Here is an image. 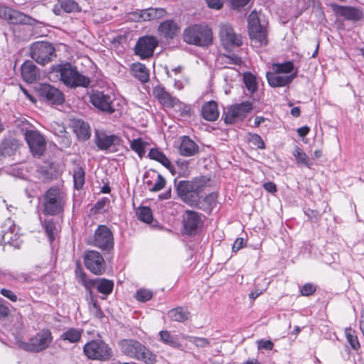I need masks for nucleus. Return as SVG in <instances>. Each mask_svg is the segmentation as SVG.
I'll use <instances>...</instances> for the list:
<instances>
[{"instance_id":"f257e3e1","label":"nucleus","mask_w":364,"mask_h":364,"mask_svg":"<svg viewBox=\"0 0 364 364\" xmlns=\"http://www.w3.org/2000/svg\"><path fill=\"white\" fill-rule=\"evenodd\" d=\"M209 181L205 176L195 178L193 181H175L177 196L187 205L196 206L198 200V193Z\"/></svg>"},{"instance_id":"f03ea898","label":"nucleus","mask_w":364,"mask_h":364,"mask_svg":"<svg viewBox=\"0 0 364 364\" xmlns=\"http://www.w3.org/2000/svg\"><path fill=\"white\" fill-rule=\"evenodd\" d=\"M55 70L59 73L60 81L68 87H87L90 84V77L80 73L70 63L57 65Z\"/></svg>"},{"instance_id":"7ed1b4c3","label":"nucleus","mask_w":364,"mask_h":364,"mask_svg":"<svg viewBox=\"0 0 364 364\" xmlns=\"http://www.w3.org/2000/svg\"><path fill=\"white\" fill-rule=\"evenodd\" d=\"M184 42L200 47H208L213 43V31L207 25L194 24L184 29Z\"/></svg>"},{"instance_id":"20e7f679","label":"nucleus","mask_w":364,"mask_h":364,"mask_svg":"<svg viewBox=\"0 0 364 364\" xmlns=\"http://www.w3.org/2000/svg\"><path fill=\"white\" fill-rule=\"evenodd\" d=\"M119 344L122 351L132 358L146 364H154L156 361V355L136 340L124 339Z\"/></svg>"},{"instance_id":"39448f33","label":"nucleus","mask_w":364,"mask_h":364,"mask_svg":"<svg viewBox=\"0 0 364 364\" xmlns=\"http://www.w3.org/2000/svg\"><path fill=\"white\" fill-rule=\"evenodd\" d=\"M65 204L63 193L57 187H51L43 196V213L45 215H57L63 212Z\"/></svg>"},{"instance_id":"423d86ee","label":"nucleus","mask_w":364,"mask_h":364,"mask_svg":"<svg viewBox=\"0 0 364 364\" xmlns=\"http://www.w3.org/2000/svg\"><path fill=\"white\" fill-rule=\"evenodd\" d=\"M247 23L250 38L255 42V46H266L268 41L267 31L264 21L262 23L257 12L252 11L248 16Z\"/></svg>"},{"instance_id":"0eeeda50","label":"nucleus","mask_w":364,"mask_h":364,"mask_svg":"<svg viewBox=\"0 0 364 364\" xmlns=\"http://www.w3.org/2000/svg\"><path fill=\"white\" fill-rule=\"evenodd\" d=\"M83 351L91 360L107 361L112 357V351L109 345L98 339L87 342L83 347Z\"/></svg>"},{"instance_id":"6e6552de","label":"nucleus","mask_w":364,"mask_h":364,"mask_svg":"<svg viewBox=\"0 0 364 364\" xmlns=\"http://www.w3.org/2000/svg\"><path fill=\"white\" fill-rule=\"evenodd\" d=\"M52 341L53 336L50 331L43 329L31 338L28 342L21 343L20 346L26 351L38 353L48 348Z\"/></svg>"},{"instance_id":"1a4fd4ad","label":"nucleus","mask_w":364,"mask_h":364,"mask_svg":"<svg viewBox=\"0 0 364 364\" xmlns=\"http://www.w3.org/2000/svg\"><path fill=\"white\" fill-rule=\"evenodd\" d=\"M90 244L107 252L113 250L114 235L110 228L105 225H98Z\"/></svg>"},{"instance_id":"9d476101","label":"nucleus","mask_w":364,"mask_h":364,"mask_svg":"<svg viewBox=\"0 0 364 364\" xmlns=\"http://www.w3.org/2000/svg\"><path fill=\"white\" fill-rule=\"evenodd\" d=\"M55 52V48L48 42H36L31 47V58L43 65L51 61Z\"/></svg>"},{"instance_id":"9b49d317","label":"nucleus","mask_w":364,"mask_h":364,"mask_svg":"<svg viewBox=\"0 0 364 364\" xmlns=\"http://www.w3.org/2000/svg\"><path fill=\"white\" fill-rule=\"evenodd\" d=\"M25 139L33 156L40 158L46 150V141L43 134L37 130H26Z\"/></svg>"},{"instance_id":"f8f14e48","label":"nucleus","mask_w":364,"mask_h":364,"mask_svg":"<svg viewBox=\"0 0 364 364\" xmlns=\"http://www.w3.org/2000/svg\"><path fill=\"white\" fill-rule=\"evenodd\" d=\"M252 109V103L248 101L231 106L223 113L224 121L225 124H232L245 118Z\"/></svg>"},{"instance_id":"ddd939ff","label":"nucleus","mask_w":364,"mask_h":364,"mask_svg":"<svg viewBox=\"0 0 364 364\" xmlns=\"http://www.w3.org/2000/svg\"><path fill=\"white\" fill-rule=\"evenodd\" d=\"M38 95L51 105H60L65 101L63 93L54 86L42 83L36 87Z\"/></svg>"},{"instance_id":"4468645a","label":"nucleus","mask_w":364,"mask_h":364,"mask_svg":"<svg viewBox=\"0 0 364 364\" xmlns=\"http://www.w3.org/2000/svg\"><path fill=\"white\" fill-rule=\"evenodd\" d=\"M90 101L98 110L107 114H113L116 109L114 105V98L109 94L102 91H94L90 95Z\"/></svg>"},{"instance_id":"2eb2a0df","label":"nucleus","mask_w":364,"mask_h":364,"mask_svg":"<svg viewBox=\"0 0 364 364\" xmlns=\"http://www.w3.org/2000/svg\"><path fill=\"white\" fill-rule=\"evenodd\" d=\"M159 41L153 36H144L140 37L134 47V53L139 55L141 59H146L154 55L155 48Z\"/></svg>"},{"instance_id":"dca6fc26","label":"nucleus","mask_w":364,"mask_h":364,"mask_svg":"<svg viewBox=\"0 0 364 364\" xmlns=\"http://www.w3.org/2000/svg\"><path fill=\"white\" fill-rule=\"evenodd\" d=\"M84 263L87 269L96 275H101L105 271V262L102 255L96 250L86 252Z\"/></svg>"},{"instance_id":"f3484780","label":"nucleus","mask_w":364,"mask_h":364,"mask_svg":"<svg viewBox=\"0 0 364 364\" xmlns=\"http://www.w3.org/2000/svg\"><path fill=\"white\" fill-rule=\"evenodd\" d=\"M219 36L222 44L226 48L239 47L242 44L241 36L236 33L228 23L220 25Z\"/></svg>"},{"instance_id":"a211bd4d","label":"nucleus","mask_w":364,"mask_h":364,"mask_svg":"<svg viewBox=\"0 0 364 364\" xmlns=\"http://www.w3.org/2000/svg\"><path fill=\"white\" fill-rule=\"evenodd\" d=\"M167 14L163 8H149L143 10H136L129 14V18L133 21L158 20Z\"/></svg>"},{"instance_id":"6ab92c4d","label":"nucleus","mask_w":364,"mask_h":364,"mask_svg":"<svg viewBox=\"0 0 364 364\" xmlns=\"http://www.w3.org/2000/svg\"><path fill=\"white\" fill-rule=\"evenodd\" d=\"M202 223L200 214L191 210L185 211L182 220L185 234L188 235H195Z\"/></svg>"},{"instance_id":"aec40b11","label":"nucleus","mask_w":364,"mask_h":364,"mask_svg":"<svg viewBox=\"0 0 364 364\" xmlns=\"http://www.w3.org/2000/svg\"><path fill=\"white\" fill-rule=\"evenodd\" d=\"M121 139L115 134L108 135L105 132L95 130V144L101 151H107L113 146L119 145Z\"/></svg>"},{"instance_id":"412c9836","label":"nucleus","mask_w":364,"mask_h":364,"mask_svg":"<svg viewBox=\"0 0 364 364\" xmlns=\"http://www.w3.org/2000/svg\"><path fill=\"white\" fill-rule=\"evenodd\" d=\"M297 76V71L290 75H282L275 71L267 72L266 77L272 87H280L289 85Z\"/></svg>"},{"instance_id":"4be33fe9","label":"nucleus","mask_w":364,"mask_h":364,"mask_svg":"<svg viewBox=\"0 0 364 364\" xmlns=\"http://www.w3.org/2000/svg\"><path fill=\"white\" fill-rule=\"evenodd\" d=\"M158 33L159 36L164 38L171 40L178 35L180 33V27L175 21L166 20L159 24Z\"/></svg>"},{"instance_id":"5701e85b","label":"nucleus","mask_w":364,"mask_h":364,"mask_svg":"<svg viewBox=\"0 0 364 364\" xmlns=\"http://www.w3.org/2000/svg\"><path fill=\"white\" fill-rule=\"evenodd\" d=\"M153 95L164 107L173 108L176 103H178V98L173 97L164 87H155L153 89Z\"/></svg>"},{"instance_id":"b1692460","label":"nucleus","mask_w":364,"mask_h":364,"mask_svg":"<svg viewBox=\"0 0 364 364\" xmlns=\"http://www.w3.org/2000/svg\"><path fill=\"white\" fill-rule=\"evenodd\" d=\"M21 76L27 83H33L40 78L41 73L33 61L26 60L21 65Z\"/></svg>"},{"instance_id":"393cba45","label":"nucleus","mask_w":364,"mask_h":364,"mask_svg":"<svg viewBox=\"0 0 364 364\" xmlns=\"http://www.w3.org/2000/svg\"><path fill=\"white\" fill-rule=\"evenodd\" d=\"M19 146L18 139L13 137L4 139L0 142V156L6 158L14 155Z\"/></svg>"},{"instance_id":"a878e982","label":"nucleus","mask_w":364,"mask_h":364,"mask_svg":"<svg viewBox=\"0 0 364 364\" xmlns=\"http://www.w3.org/2000/svg\"><path fill=\"white\" fill-rule=\"evenodd\" d=\"M73 129L79 141H87L91 136L90 125L82 119L75 120L73 122Z\"/></svg>"},{"instance_id":"bb28decb","label":"nucleus","mask_w":364,"mask_h":364,"mask_svg":"<svg viewBox=\"0 0 364 364\" xmlns=\"http://www.w3.org/2000/svg\"><path fill=\"white\" fill-rule=\"evenodd\" d=\"M181 155L185 156H192L198 153V146L190 139L188 136L181 137V144L178 148Z\"/></svg>"},{"instance_id":"cd10ccee","label":"nucleus","mask_w":364,"mask_h":364,"mask_svg":"<svg viewBox=\"0 0 364 364\" xmlns=\"http://www.w3.org/2000/svg\"><path fill=\"white\" fill-rule=\"evenodd\" d=\"M181 334L176 335L172 334L170 331L164 330L161 331L159 333V341L163 343L176 349H181L182 344L180 341V338H181Z\"/></svg>"},{"instance_id":"c85d7f7f","label":"nucleus","mask_w":364,"mask_h":364,"mask_svg":"<svg viewBox=\"0 0 364 364\" xmlns=\"http://www.w3.org/2000/svg\"><path fill=\"white\" fill-rule=\"evenodd\" d=\"M202 117L207 121H215L219 117L218 104L215 101H209L202 106Z\"/></svg>"},{"instance_id":"c756f323","label":"nucleus","mask_w":364,"mask_h":364,"mask_svg":"<svg viewBox=\"0 0 364 364\" xmlns=\"http://www.w3.org/2000/svg\"><path fill=\"white\" fill-rule=\"evenodd\" d=\"M337 14L347 20L357 21L363 17V12L355 7L340 6L337 10Z\"/></svg>"},{"instance_id":"7c9ffc66","label":"nucleus","mask_w":364,"mask_h":364,"mask_svg":"<svg viewBox=\"0 0 364 364\" xmlns=\"http://www.w3.org/2000/svg\"><path fill=\"white\" fill-rule=\"evenodd\" d=\"M149 157L159 162L161 165L166 167L172 174L175 173V169L173 164L166 155L159 151L158 149H151L148 154Z\"/></svg>"},{"instance_id":"2f4dec72","label":"nucleus","mask_w":364,"mask_h":364,"mask_svg":"<svg viewBox=\"0 0 364 364\" xmlns=\"http://www.w3.org/2000/svg\"><path fill=\"white\" fill-rule=\"evenodd\" d=\"M167 316L173 321L183 323L189 319L191 313L187 308L178 306L169 310Z\"/></svg>"},{"instance_id":"473e14b6","label":"nucleus","mask_w":364,"mask_h":364,"mask_svg":"<svg viewBox=\"0 0 364 364\" xmlns=\"http://www.w3.org/2000/svg\"><path fill=\"white\" fill-rule=\"evenodd\" d=\"M95 287L99 293L106 296L112 292L114 288V282L105 278H97L93 279L92 288Z\"/></svg>"},{"instance_id":"72a5a7b5","label":"nucleus","mask_w":364,"mask_h":364,"mask_svg":"<svg viewBox=\"0 0 364 364\" xmlns=\"http://www.w3.org/2000/svg\"><path fill=\"white\" fill-rule=\"evenodd\" d=\"M131 70L133 75L140 82L144 83L149 80V71L144 64L134 63L131 65Z\"/></svg>"},{"instance_id":"f704fd0d","label":"nucleus","mask_w":364,"mask_h":364,"mask_svg":"<svg viewBox=\"0 0 364 364\" xmlns=\"http://www.w3.org/2000/svg\"><path fill=\"white\" fill-rule=\"evenodd\" d=\"M33 18L22 12L11 9L7 21L11 24H31Z\"/></svg>"},{"instance_id":"c9c22d12","label":"nucleus","mask_w":364,"mask_h":364,"mask_svg":"<svg viewBox=\"0 0 364 364\" xmlns=\"http://www.w3.org/2000/svg\"><path fill=\"white\" fill-rule=\"evenodd\" d=\"M43 227L46 235L48 236L50 244H52L58 234V225L53 219H47L43 221Z\"/></svg>"},{"instance_id":"e433bc0d","label":"nucleus","mask_w":364,"mask_h":364,"mask_svg":"<svg viewBox=\"0 0 364 364\" xmlns=\"http://www.w3.org/2000/svg\"><path fill=\"white\" fill-rule=\"evenodd\" d=\"M85 172L83 168L80 165H77L73 169V174L74 188L76 190L82 188L85 184Z\"/></svg>"},{"instance_id":"4c0bfd02","label":"nucleus","mask_w":364,"mask_h":364,"mask_svg":"<svg viewBox=\"0 0 364 364\" xmlns=\"http://www.w3.org/2000/svg\"><path fill=\"white\" fill-rule=\"evenodd\" d=\"M82 332V329L70 328L61 335L60 338L70 343H77L80 340Z\"/></svg>"},{"instance_id":"58836bf2","label":"nucleus","mask_w":364,"mask_h":364,"mask_svg":"<svg viewBox=\"0 0 364 364\" xmlns=\"http://www.w3.org/2000/svg\"><path fill=\"white\" fill-rule=\"evenodd\" d=\"M293 155L295 157L296 163L299 165L304 166L309 168H311L313 166V162L311 161L309 157L304 153L299 147L296 146L293 152Z\"/></svg>"},{"instance_id":"ea45409f","label":"nucleus","mask_w":364,"mask_h":364,"mask_svg":"<svg viewBox=\"0 0 364 364\" xmlns=\"http://www.w3.org/2000/svg\"><path fill=\"white\" fill-rule=\"evenodd\" d=\"M136 215L138 219L147 224H150L153 222V213L152 210L149 207L140 206L139 207Z\"/></svg>"},{"instance_id":"a19ab883","label":"nucleus","mask_w":364,"mask_h":364,"mask_svg":"<svg viewBox=\"0 0 364 364\" xmlns=\"http://www.w3.org/2000/svg\"><path fill=\"white\" fill-rule=\"evenodd\" d=\"M272 70L282 75H290L293 73L294 65L291 61H287L284 63L273 64Z\"/></svg>"},{"instance_id":"79ce46f5","label":"nucleus","mask_w":364,"mask_h":364,"mask_svg":"<svg viewBox=\"0 0 364 364\" xmlns=\"http://www.w3.org/2000/svg\"><path fill=\"white\" fill-rule=\"evenodd\" d=\"M243 81L247 90L250 93H254L257 90V82L256 76L251 73H245L243 75Z\"/></svg>"},{"instance_id":"37998d69","label":"nucleus","mask_w":364,"mask_h":364,"mask_svg":"<svg viewBox=\"0 0 364 364\" xmlns=\"http://www.w3.org/2000/svg\"><path fill=\"white\" fill-rule=\"evenodd\" d=\"M60 8L66 13L80 11L78 4L74 0H58Z\"/></svg>"},{"instance_id":"c03bdc74","label":"nucleus","mask_w":364,"mask_h":364,"mask_svg":"<svg viewBox=\"0 0 364 364\" xmlns=\"http://www.w3.org/2000/svg\"><path fill=\"white\" fill-rule=\"evenodd\" d=\"M181 338L187 340L188 342L194 344L198 348H205L210 345L209 340L205 338L181 334Z\"/></svg>"},{"instance_id":"a18cd8bd","label":"nucleus","mask_w":364,"mask_h":364,"mask_svg":"<svg viewBox=\"0 0 364 364\" xmlns=\"http://www.w3.org/2000/svg\"><path fill=\"white\" fill-rule=\"evenodd\" d=\"M75 275L79 283H81L86 289L90 290L93 284V279L87 278L86 274L80 268L77 267Z\"/></svg>"},{"instance_id":"49530a36","label":"nucleus","mask_w":364,"mask_h":364,"mask_svg":"<svg viewBox=\"0 0 364 364\" xmlns=\"http://www.w3.org/2000/svg\"><path fill=\"white\" fill-rule=\"evenodd\" d=\"M146 144L141 138H138L131 141L130 147L141 158L145 154V146Z\"/></svg>"},{"instance_id":"de8ad7c7","label":"nucleus","mask_w":364,"mask_h":364,"mask_svg":"<svg viewBox=\"0 0 364 364\" xmlns=\"http://www.w3.org/2000/svg\"><path fill=\"white\" fill-rule=\"evenodd\" d=\"M176 111L179 112V116L184 119H189L191 117V108L188 105L181 102L178 99V103H176Z\"/></svg>"},{"instance_id":"09e8293b","label":"nucleus","mask_w":364,"mask_h":364,"mask_svg":"<svg viewBox=\"0 0 364 364\" xmlns=\"http://www.w3.org/2000/svg\"><path fill=\"white\" fill-rule=\"evenodd\" d=\"M110 203V200L107 197H104L98 200L92 208L94 213H100L106 212L107 208Z\"/></svg>"},{"instance_id":"8fccbe9b","label":"nucleus","mask_w":364,"mask_h":364,"mask_svg":"<svg viewBox=\"0 0 364 364\" xmlns=\"http://www.w3.org/2000/svg\"><path fill=\"white\" fill-rule=\"evenodd\" d=\"M345 333L348 342L350 343L351 348L355 350H358L360 348V345L358 340V337L352 333V329L350 328H346Z\"/></svg>"},{"instance_id":"3c124183","label":"nucleus","mask_w":364,"mask_h":364,"mask_svg":"<svg viewBox=\"0 0 364 364\" xmlns=\"http://www.w3.org/2000/svg\"><path fill=\"white\" fill-rule=\"evenodd\" d=\"M153 297V293L151 291L146 289H140L136 291L135 294V298L139 301L146 302L149 301Z\"/></svg>"},{"instance_id":"603ef678","label":"nucleus","mask_w":364,"mask_h":364,"mask_svg":"<svg viewBox=\"0 0 364 364\" xmlns=\"http://www.w3.org/2000/svg\"><path fill=\"white\" fill-rule=\"evenodd\" d=\"M37 172L38 178L43 181H50L54 176L53 172L47 166L39 167Z\"/></svg>"},{"instance_id":"864d4df0","label":"nucleus","mask_w":364,"mask_h":364,"mask_svg":"<svg viewBox=\"0 0 364 364\" xmlns=\"http://www.w3.org/2000/svg\"><path fill=\"white\" fill-rule=\"evenodd\" d=\"M203 200L206 205V209L210 211L217 205L218 193L215 192L210 193L205 197Z\"/></svg>"},{"instance_id":"5fc2aeb1","label":"nucleus","mask_w":364,"mask_h":364,"mask_svg":"<svg viewBox=\"0 0 364 364\" xmlns=\"http://www.w3.org/2000/svg\"><path fill=\"white\" fill-rule=\"evenodd\" d=\"M157 180L156 183L151 186L149 187V191L151 192H158L162 190L166 183V179L159 173L156 175Z\"/></svg>"},{"instance_id":"6e6d98bb","label":"nucleus","mask_w":364,"mask_h":364,"mask_svg":"<svg viewBox=\"0 0 364 364\" xmlns=\"http://www.w3.org/2000/svg\"><path fill=\"white\" fill-rule=\"evenodd\" d=\"M91 302L92 306H90L91 313L97 318H102L105 317V314L98 304L97 300L96 299H92Z\"/></svg>"},{"instance_id":"4d7b16f0","label":"nucleus","mask_w":364,"mask_h":364,"mask_svg":"<svg viewBox=\"0 0 364 364\" xmlns=\"http://www.w3.org/2000/svg\"><path fill=\"white\" fill-rule=\"evenodd\" d=\"M222 59L223 60L224 63L230 65H240L242 63L241 58L235 54H232L231 55H224L222 57Z\"/></svg>"},{"instance_id":"13d9d810","label":"nucleus","mask_w":364,"mask_h":364,"mask_svg":"<svg viewBox=\"0 0 364 364\" xmlns=\"http://www.w3.org/2000/svg\"><path fill=\"white\" fill-rule=\"evenodd\" d=\"M16 237V235H14L11 232H5L4 234L2 235V238L0 241V243L1 245L9 244L14 247H18V245L17 243H14V242L16 241V239H14V237Z\"/></svg>"},{"instance_id":"bf43d9fd","label":"nucleus","mask_w":364,"mask_h":364,"mask_svg":"<svg viewBox=\"0 0 364 364\" xmlns=\"http://www.w3.org/2000/svg\"><path fill=\"white\" fill-rule=\"evenodd\" d=\"M316 290V287L311 283H306L300 288V293L302 296H309L312 295Z\"/></svg>"},{"instance_id":"052dcab7","label":"nucleus","mask_w":364,"mask_h":364,"mask_svg":"<svg viewBox=\"0 0 364 364\" xmlns=\"http://www.w3.org/2000/svg\"><path fill=\"white\" fill-rule=\"evenodd\" d=\"M232 9H240L246 6L250 0H227Z\"/></svg>"},{"instance_id":"680f3d73","label":"nucleus","mask_w":364,"mask_h":364,"mask_svg":"<svg viewBox=\"0 0 364 364\" xmlns=\"http://www.w3.org/2000/svg\"><path fill=\"white\" fill-rule=\"evenodd\" d=\"M304 213L308 218L314 223H317L321 219V215L317 210L308 208Z\"/></svg>"},{"instance_id":"e2e57ef3","label":"nucleus","mask_w":364,"mask_h":364,"mask_svg":"<svg viewBox=\"0 0 364 364\" xmlns=\"http://www.w3.org/2000/svg\"><path fill=\"white\" fill-rule=\"evenodd\" d=\"M0 294L12 302H16L18 300L16 294L12 290L2 288L0 290Z\"/></svg>"},{"instance_id":"0e129e2a","label":"nucleus","mask_w":364,"mask_h":364,"mask_svg":"<svg viewBox=\"0 0 364 364\" xmlns=\"http://www.w3.org/2000/svg\"><path fill=\"white\" fill-rule=\"evenodd\" d=\"M10 313L9 308L7 305V302L0 298V317L1 318H6L9 316Z\"/></svg>"},{"instance_id":"69168bd1","label":"nucleus","mask_w":364,"mask_h":364,"mask_svg":"<svg viewBox=\"0 0 364 364\" xmlns=\"http://www.w3.org/2000/svg\"><path fill=\"white\" fill-rule=\"evenodd\" d=\"M259 349H265L271 350L274 347V343L270 340H260L257 341Z\"/></svg>"},{"instance_id":"338daca9","label":"nucleus","mask_w":364,"mask_h":364,"mask_svg":"<svg viewBox=\"0 0 364 364\" xmlns=\"http://www.w3.org/2000/svg\"><path fill=\"white\" fill-rule=\"evenodd\" d=\"M251 141L257 146L258 149H263L265 148V144L262 137L255 134L252 135Z\"/></svg>"},{"instance_id":"774afa93","label":"nucleus","mask_w":364,"mask_h":364,"mask_svg":"<svg viewBox=\"0 0 364 364\" xmlns=\"http://www.w3.org/2000/svg\"><path fill=\"white\" fill-rule=\"evenodd\" d=\"M205 1L210 9L219 10L223 6V3L221 0H205Z\"/></svg>"}]
</instances>
